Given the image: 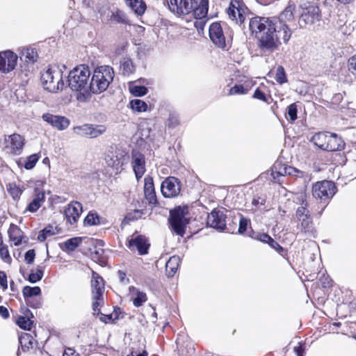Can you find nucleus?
I'll return each mask as SVG.
<instances>
[{"mask_svg":"<svg viewBox=\"0 0 356 356\" xmlns=\"http://www.w3.org/2000/svg\"><path fill=\"white\" fill-rule=\"evenodd\" d=\"M17 56L10 50L0 52V72L8 74L13 71L17 63Z\"/></svg>","mask_w":356,"mask_h":356,"instance_id":"14","label":"nucleus"},{"mask_svg":"<svg viewBox=\"0 0 356 356\" xmlns=\"http://www.w3.org/2000/svg\"><path fill=\"white\" fill-rule=\"evenodd\" d=\"M180 263L179 256L174 255L168 260L165 264V271L168 277H172L178 269Z\"/></svg>","mask_w":356,"mask_h":356,"instance_id":"30","label":"nucleus"},{"mask_svg":"<svg viewBox=\"0 0 356 356\" xmlns=\"http://www.w3.org/2000/svg\"><path fill=\"white\" fill-rule=\"evenodd\" d=\"M44 274V267L38 266L35 270H32L29 276V281L31 283H35L42 280Z\"/></svg>","mask_w":356,"mask_h":356,"instance_id":"39","label":"nucleus"},{"mask_svg":"<svg viewBox=\"0 0 356 356\" xmlns=\"http://www.w3.org/2000/svg\"><path fill=\"white\" fill-rule=\"evenodd\" d=\"M81 237H74L65 241L63 245L65 250L73 251L81 244Z\"/></svg>","mask_w":356,"mask_h":356,"instance_id":"40","label":"nucleus"},{"mask_svg":"<svg viewBox=\"0 0 356 356\" xmlns=\"http://www.w3.org/2000/svg\"><path fill=\"white\" fill-rule=\"evenodd\" d=\"M179 124V117L175 113H170L166 124L168 127L174 128Z\"/></svg>","mask_w":356,"mask_h":356,"instance_id":"55","label":"nucleus"},{"mask_svg":"<svg viewBox=\"0 0 356 356\" xmlns=\"http://www.w3.org/2000/svg\"><path fill=\"white\" fill-rule=\"evenodd\" d=\"M211 42L218 48L228 49L231 45L232 35L230 29L225 23L213 22L209 29Z\"/></svg>","mask_w":356,"mask_h":356,"instance_id":"6","label":"nucleus"},{"mask_svg":"<svg viewBox=\"0 0 356 356\" xmlns=\"http://www.w3.org/2000/svg\"><path fill=\"white\" fill-rule=\"evenodd\" d=\"M268 244L279 253L283 251V248L273 238H271Z\"/></svg>","mask_w":356,"mask_h":356,"instance_id":"63","label":"nucleus"},{"mask_svg":"<svg viewBox=\"0 0 356 356\" xmlns=\"http://www.w3.org/2000/svg\"><path fill=\"white\" fill-rule=\"evenodd\" d=\"M10 240L15 245H19L24 238L23 232L16 225L11 224L8 231Z\"/></svg>","mask_w":356,"mask_h":356,"instance_id":"27","label":"nucleus"},{"mask_svg":"<svg viewBox=\"0 0 356 356\" xmlns=\"http://www.w3.org/2000/svg\"><path fill=\"white\" fill-rule=\"evenodd\" d=\"M286 172H287V175H290V176H296V177H302L303 176L302 172L298 170V169H296L293 167L289 166V165H288V168H286Z\"/></svg>","mask_w":356,"mask_h":356,"instance_id":"58","label":"nucleus"},{"mask_svg":"<svg viewBox=\"0 0 356 356\" xmlns=\"http://www.w3.org/2000/svg\"><path fill=\"white\" fill-rule=\"evenodd\" d=\"M319 8L314 4H304L300 10L298 24L300 28H307L312 26L321 19Z\"/></svg>","mask_w":356,"mask_h":356,"instance_id":"10","label":"nucleus"},{"mask_svg":"<svg viewBox=\"0 0 356 356\" xmlns=\"http://www.w3.org/2000/svg\"><path fill=\"white\" fill-rule=\"evenodd\" d=\"M106 165L118 171L129 160V154L124 149L111 147L106 152L105 158Z\"/></svg>","mask_w":356,"mask_h":356,"instance_id":"12","label":"nucleus"},{"mask_svg":"<svg viewBox=\"0 0 356 356\" xmlns=\"http://www.w3.org/2000/svg\"><path fill=\"white\" fill-rule=\"evenodd\" d=\"M207 223L209 227L222 231L226 227L225 216L222 211L214 209L208 215Z\"/></svg>","mask_w":356,"mask_h":356,"instance_id":"18","label":"nucleus"},{"mask_svg":"<svg viewBox=\"0 0 356 356\" xmlns=\"http://www.w3.org/2000/svg\"><path fill=\"white\" fill-rule=\"evenodd\" d=\"M35 257L34 250H29L25 254V261L28 264H31L34 261V259Z\"/></svg>","mask_w":356,"mask_h":356,"instance_id":"60","label":"nucleus"},{"mask_svg":"<svg viewBox=\"0 0 356 356\" xmlns=\"http://www.w3.org/2000/svg\"><path fill=\"white\" fill-rule=\"evenodd\" d=\"M109 20L118 24H126L127 22L124 13L120 10L112 11L111 15H109Z\"/></svg>","mask_w":356,"mask_h":356,"instance_id":"37","label":"nucleus"},{"mask_svg":"<svg viewBox=\"0 0 356 356\" xmlns=\"http://www.w3.org/2000/svg\"><path fill=\"white\" fill-rule=\"evenodd\" d=\"M91 292L92 309L94 312L99 314L104 305V282L103 278L95 271L92 274Z\"/></svg>","mask_w":356,"mask_h":356,"instance_id":"9","label":"nucleus"},{"mask_svg":"<svg viewBox=\"0 0 356 356\" xmlns=\"http://www.w3.org/2000/svg\"><path fill=\"white\" fill-rule=\"evenodd\" d=\"M234 79L236 83L242 85L243 87L248 86V90H250L254 85L252 81L249 77L242 74H236Z\"/></svg>","mask_w":356,"mask_h":356,"instance_id":"43","label":"nucleus"},{"mask_svg":"<svg viewBox=\"0 0 356 356\" xmlns=\"http://www.w3.org/2000/svg\"><path fill=\"white\" fill-rule=\"evenodd\" d=\"M246 10L247 8L242 1L240 0H233L227 8V13L232 21H235L237 24H241L245 21Z\"/></svg>","mask_w":356,"mask_h":356,"instance_id":"13","label":"nucleus"},{"mask_svg":"<svg viewBox=\"0 0 356 356\" xmlns=\"http://www.w3.org/2000/svg\"><path fill=\"white\" fill-rule=\"evenodd\" d=\"M106 131V127L104 125H92L89 124L88 138H97L103 134Z\"/></svg>","mask_w":356,"mask_h":356,"instance_id":"38","label":"nucleus"},{"mask_svg":"<svg viewBox=\"0 0 356 356\" xmlns=\"http://www.w3.org/2000/svg\"><path fill=\"white\" fill-rule=\"evenodd\" d=\"M248 86H245L243 87L242 85H239L235 82L234 85L231 87L229 90L228 95H244L248 93Z\"/></svg>","mask_w":356,"mask_h":356,"instance_id":"41","label":"nucleus"},{"mask_svg":"<svg viewBox=\"0 0 356 356\" xmlns=\"http://www.w3.org/2000/svg\"><path fill=\"white\" fill-rule=\"evenodd\" d=\"M275 79L277 83L282 84L286 82V76L284 69L282 66H278L276 70Z\"/></svg>","mask_w":356,"mask_h":356,"instance_id":"52","label":"nucleus"},{"mask_svg":"<svg viewBox=\"0 0 356 356\" xmlns=\"http://www.w3.org/2000/svg\"><path fill=\"white\" fill-rule=\"evenodd\" d=\"M88 128H89V124H83L81 126L74 127L73 128V130H74V132L78 136L88 137Z\"/></svg>","mask_w":356,"mask_h":356,"instance_id":"53","label":"nucleus"},{"mask_svg":"<svg viewBox=\"0 0 356 356\" xmlns=\"http://www.w3.org/2000/svg\"><path fill=\"white\" fill-rule=\"evenodd\" d=\"M255 238L261 242L268 243L272 238L266 233H259Z\"/></svg>","mask_w":356,"mask_h":356,"instance_id":"61","label":"nucleus"},{"mask_svg":"<svg viewBox=\"0 0 356 356\" xmlns=\"http://www.w3.org/2000/svg\"><path fill=\"white\" fill-rule=\"evenodd\" d=\"M0 286L6 290L8 288L7 276L3 271L0 270Z\"/></svg>","mask_w":356,"mask_h":356,"instance_id":"62","label":"nucleus"},{"mask_svg":"<svg viewBox=\"0 0 356 356\" xmlns=\"http://www.w3.org/2000/svg\"><path fill=\"white\" fill-rule=\"evenodd\" d=\"M66 220L71 225L75 224L82 213V205L79 202H72L65 209Z\"/></svg>","mask_w":356,"mask_h":356,"instance_id":"19","label":"nucleus"},{"mask_svg":"<svg viewBox=\"0 0 356 356\" xmlns=\"http://www.w3.org/2000/svg\"><path fill=\"white\" fill-rule=\"evenodd\" d=\"M10 152L14 154H20L24 145V138L19 134H14L9 136Z\"/></svg>","mask_w":356,"mask_h":356,"instance_id":"24","label":"nucleus"},{"mask_svg":"<svg viewBox=\"0 0 356 356\" xmlns=\"http://www.w3.org/2000/svg\"><path fill=\"white\" fill-rule=\"evenodd\" d=\"M286 168H288V165L285 164L275 163L273 166L272 172L273 177L275 179L277 175H287Z\"/></svg>","mask_w":356,"mask_h":356,"instance_id":"44","label":"nucleus"},{"mask_svg":"<svg viewBox=\"0 0 356 356\" xmlns=\"http://www.w3.org/2000/svg\"><path fill=\"white\" fill-rule=\"evenodd\" d=\"M302 205L299 207L296 212V222L297 228L302 232L314 236L316 231L313 227L312 220L309 210L307 209V203L305 200V195H300Z\"/></svg>","mask_w":356,"mask_h":356,"instance_id":"7","label":"nucleus"},{"mask_svg":"<svg viewBox=\"0 0 356 356\" xmlns=\"http://www.w3.org/2000/svg\"><path fill=\"white\" fill-rule=\"evenodd\" d=\"M327 135H329V132L316 133L312 137L311 142H312L318 148L325 150L327 140L329 139Z\"/></svg>","mask_w":356,"mask_h":356,"instance_id":"31","label":"nucleus"},{"mask_svg":"<svg viewBox=\"0 0 356 356\" xmlns=\"http://www.w3.org/2000/svg\"><path fill=\"white\" fill-rule=\"evenodd\" d=\"M23 296L26 298V302L30 305L31 307L37 308L40 305V301H36L35 303H31V299L33 296H39L41 293V289L39 286H24L22 290Z\"/></svg>","mask_w":356,"mask_h":356,"instance_id":"26","label":"nucleus"},{"mask_svg":"<svg viewBox=\"0 0 356 356\" xmlns=\"http://www.w3.org/2000/svg\"><path fill=\"white\" fill-rule=\"evenodd\" d=\"M34 341L33 337L29 333H23L19 337V343L24 350L33 347Z\"/></svg>","mask_w":356,"mask_h":356,"instance_id":"34","label":"nucleus"},{"mask_svg":"<svg viewBox=\"0 0 356 356\" xmlns=\"http://www.w3.org/2000/svg\"><path fill=\"white\" fill-rule=\"evenodd\" d=\"M144 194L149 204L156 203V196L152 177L147 176L144 179Z\"/></svg>","mask_w":356,"mask_h":356,"instance_id":"23","label":"nucleus"},{"mask_svg":"<svg viewBox=\"0 0 356 356\" xmlns=\"http://www.w3.org/2000/svg\"><path fill=\"white\" fill-rule=\"evenodd\" d=\"M130 92L136 97H142L145 95L148 90L146 87L143 86H133L130 87Z\"/></svg>","mask_w":356,"mask_h":356,"instance_id":"48","label":"nucleus"},{"mask_svg":"<svg viewBox=\"0 0 356 356\" xmlns=\"http://www.w3.org/2000/svg\"><path fill=\"white\" fill-rule=\"evenodd\" d=\"M39 156L37 154L30 155L26 158L24 163V168L26 170H31L34 168L37 162L38 161Z\"/></svg>","mask_w":356,"mask_h":356,"instance_id":"49","label":"nucleus"},{"mask_svg":"<svg viewBox=\"0 0 356 356\" xmlns=\"http://www.w3.org/2000/svg\"><path fill=\"white\" fill-rule=\"evenodd\" d=\"M63 68L65 69V67L49 65L41 73L40 80L44 90L50 92H57L65 88Z\"/></svg>","mask_w":356,"mask_h":356,"instance_id":"3","label":"nucleus"},{"mask_svg":"<svg viewBox=\"0 0 356 356\" xmlns=\"http://www.w3.org/2000/svg\"><path fill=\"white\" fill-rule=\"evenodd\" d=\"M57 233L56 227L52 225H48L41 230L38 235V239L40 241H45L48 237L55 235Z\"/></svg>","mask_w":356,"mask_h":356,"instance_id":"36","label":"nucleus"},{"mask_svg":"<svg viewBox=\"0 0 356 356\" xmlns=\"http://www.w3.org/2000/svg\"><path fill=\"white\" fill-rule=\"evenodd\" d=\"M129 291L131 296L133 304L135 307H139L147 300L146 293L143 291H140L138 289L134 286H130Z\"/></svg>","mask_w":356,"mask_h":356,"instance_id":"28","label":"nucleus"},{"mask_svg":"<svg viewBox=\"0 0 356 356\" xmlns=\"http://www.w3.org/2000/svg\"><path fill=\"white\" fill-rule=\"evenodd\" d=\"M131 165L137 180L140 179L145 172V156L138 152L133 151L131 155Z\"/></svg>","mask_w":356,"mask_h":356,"instance_id":"17","label":"nucleus"},{"mask_svg":"<svg viewBox=\"0 0 356 356\" xmlns=\"http://www.w3.org/2000/svg\"><path fill=\"white\" fill-rule=\"evenodd\" d=\"M22 56L25 57L26 61L33 63L37 57V52L32 48H24L22 51Z\"/></svg>","mask_w":356,"mask_h":356,"instance_id":"45","label":"nucleus"},{"mask_svg":"<svg viewBox=\"0 0 356 356\" xmlns=\"http://www.w3.org/2000/svg\"><path fill=\"white\" fill-rule=\"evenodd\" d=\"M126 4L138 15H142L145 10V3L142 0H124Z\"/></svg>","mask_w":356,"mask_h":356,"instance_id":"33","label":"nucleus"},{"mask_svg":"<svg viewBox=\"0 0 356 356\" xmlns=\"http://www.w3.org/2000/svg\"><path fill=\"white\" fill-rule=\"evenodd\" d=\"M171 12L177 15L193 13L197 19L205 17L208 13L209 0H166Z\"/></svg>","mask_w":356,"mask_h":356,"instance_id":"2","label":"nucleus"},{"mask_svg":"<svg viewBox=\"0 0 356 356\" xmlns=\"http://www.w3.org/2000/svg\"><path fill=\"white\" fill-rule=\"evenodd\" d=\"M126 4L138 15H142L145 10V3L142 0H124Z\"/></svg>","mask_w":356,"mask_h":356,"instance_id":"32","label":"nucleus"},{"mask_svg":"<svg viewBox=\"0 0 356 356\" xmlns=\"http://www.w3.org/2000/svg\"><path fill=\"white\" fill-rule=\"evenodd\" d=\"M120 70L125 76H129L134 73L135 71V66L134 65L132 60L127 58H123L120 64Z\"/></svg>","mask_w":356,"mask_h":356,"instance_id":"35","label":"nucleus"},{"mask_svg":"<svg viewBox=\"0 0 356 356\" xmlns=\"http://www.w3.org/2000/svg\"><path fill=\"white\" fill-rule=\"evenodd\" d=\"M114 77L113 69L109 65H101L96 67L90 81V92L99 94L105 91Z\"/></svg>","mask_w":356,"mask_h":356,"instance_id":"4","label":"nucleus"},{"mask_svg":"<svg viewBox=\"0 0 356 356\" xmlns=\"http://www.w3.org/2000/svg\"><path fill=\"white\" fill-rule=\"evenodd\" d=\"M131 108L138 112H145L147 110V104L140 99H133L130 102Z\"/></svg>","mask_w":356,"mask_h":356,"instance_id":"42","label":"nucleus"},{"mask_svg":"<svg viewBox=\"0 0 356 356\" xmlns=\"http://www.w3.org/2000/svg\"><path fill=\"white\" fill-rule=\"evenodd\" d=\"M188 209L187 207H177L170 211L169 222L171 229L177 235L183 236L185 234L187 224L189 222L187 214Z\"/></svg>","mask_w":356,"mask_h":356,"instance_id":"8","label":"nucleus"},{"mask_svg":"<svg viewBox=\"0 0 356 356\" xmlns=\"http://www.w3.org/2000/svg\"><path fill=\"white\" fill-rule=\"evenodd\" d=\"M297 106L295 103L287 107V115L291 121H295L297 119Z\"/></svg>","mask_w":356,"mask_h":356,"instance_id":"54","label":"nucleus"},{"mask_svg":"<svg viewBox=\"0 0 356 356\" xmlns=\"http://www.w3.org/2000/svg\"><path fill=\"white\" fill-rule=\"evenodd\" d=\"M8 191L13 199H19L22 193V190L15 184H9L8 185Z\"/></svg>","mask_w":356,"mask_h":356,"instance_id":"47","label":"nucleus"},{"mask_svg":"<svg viewBox=\"0 0 356 356\" xmlns=\"http://www.w3.org/2000/svg\"><path fill=\"white\" fill-rule=\"evenodd\" d=\"M161 191L165 197H176L181 191L180 182L174 177H168L162 182Z\"/></svg>","mask_w":356,"mask_h":356,"instance_id":"15","label":"nucleus"},{"mask_svg":"<svg viewBox=\"0 0 356 356\" xmlns=\"http://www.w3.org/2000/svg\"><path fill=\"white\" fill-rule=\"evenodd\" d=\"M42 118L44 121L58 130H64L70 125V120L64 116L44 113Z\"/></svg>","mask_w":356,"mask_h":356,"instance_id":"20","label":"nucleus"},{"mask_svg":"<svg viewBox=\"0 0 356 356\" xmlns=\"http://www.w3.org/2000/svg\"><path fill=\"white\" fill-rule=\"evenodd\" d=\"M349 71L356 75V54L348 60Z\"/></svg>","mask_w":356,"mask_h":356,"instance_id":"59","label":"nucleus"},{"mask_svg":"<svg viewBox=\"0 0 356 356\" xmlns=\"http://www.w3.org/2000/svg\"><path fill=\"white\" fill-rule=\"evenodd\" d=\"M252 97L254 98V99H259V100H261L264 102H266V103H268V99L266 96V94L264 93V92H263L260 88H257L254 93H253V95H252Z\"/></svg>","mask_w":356,"mask_h":356,"instance_id":"56","label":"nucleus"},{"mask_svg":"<svg viewBox=\"0 0 356 356\" xmlns=\"http://www.w3.org/2000/svg\"><path fill=\"white\" fill-rule=\"evenodd\" d=\"M293 350L297 356H304L305 348L301 343L293 348Z\"/></svg>","mask_w":356,"mask_h":356,"instance_id":"64","label":"nucleus"},{"mask_svg":"<svg viewBox=\"0 0 356 356\" xmlns=\"http://www.w3.org/2000/svg\"><path fill=\"white\" fill-rule=\"evenodd\" d=\"M249 220L244 217H241L239 221V227H238V233L243 234L246 230L248 225L249 224Z\"/></svg>","mask_w":356,"mask_h":356,"instance_id":"57","label":"nucleus"},{"mask_svg":"<svg viewBox=\"0 0 356 356\" xmlns=\"http://www.w3.org/2000/svg\"><path fill=\"white\" fill-rule=\"evenodd\" d=\"M44 193L42 191L36 188L35 190L33 199L29 204L26 210L31 213L37 211L44 202Z\"/></svg>","mask_w":356,"mask_h":356,"instance_id":"25","label":"nucleus"},{"mask_svg":"<svg viewBox=\"0 0 356 356\" xmlns=\"http://www.w3.org/2000/svg\"><path fill=\"white\" fill-rule=\"evenodd\" d=\"M144 213L145 212L143 209H134L126 215L124 220L127 222L136 220L140 218Z\"/></svg>","mask_w":356,"mask_h":356,"instance_id":"46","label":"nucleus"},{"mask_svg":"<svg viewBox=\"0 0 356 356\" xmlns=\"http://www.w3.org/2000/svg\"><path fill=\"white\" fill-rule=\"evenodd\" d=\"M22 310L24 316H19L16 320V323L20 328L30 330L33 325V321L29 318L30 310L27 308L22 309Z\"/></svg>","mask_w":356,"mask_h":356,"instance_id":"29","label":"nucleus"},{"mask_svg":"<svg viewBox=\"0 0 356 356\" xmlns=\"http://www.w3.org/2000/svg\"><path fill=\"white\" fill-rule=\"evenodd\" d=\"M149 244L145 236H132L129 241V248L131 251L137 250L140 255L145 254L148 252Z\"/></svg>","mask_w":356,"mask_h":356,"instance_id":"16","label":"nucleus"},{"mask_svg":"<svg viewBox=\"0 0 356 356\" xmlns=\"http://www.w3.org/2000/svg\"><path fill=\"white\" fill-rule=\"evenodd\" d=\"M99 223V218L97 213H89L84 219V224L87 225H96Z\"/></svg>","mask_w":356,"mask_h":356,"instance_id":"50","label":"nucleus"},{"mask_svg":"<svg viewBox=\"0 0 356 356\" xmlns=\"http://www.w3.org/2000/svg\"><path fill=\"white\" fill-rule=\"evenodd\" d=\"M0 257L5 263L10 264L12 262V258L7 245H2L0 246Z\"/></svg>","mask_w":356,"mask_h":356,"instance_id":"51","label":"nucleus"},{"mask_svg":"<svg viewBox=\"0 0 356 356\" xmlns=\"http://www.w3.org/2000/svg\"><path fill=\"white\" fill-rule=\"evenodd\" d=\"M312 195L323 202H328L337 191V186L332 181H316L312 186Z\"/></svg>","mask_w":356,"mask_h":356,"instance_id":"11","label":"nucleus"},{"mask_svg":"<svg viewBox=\"0 0 356 356\" xmlns=\"http://www.w3.org/2000/svg\"><path fill=\"white\" fill-rule=\"evenodd\" d=\"M91 72L86 65H80L70 71L68 75V86L75 91L90 92V77Z\"/></svg>","mask_w":356,"mask_h":356,"instance_id":"5","label":"nucleus"},{"mask_svg":"<svg viewBox=\"0 0 356 356\" xmlns=\"http://www.w3.org/2000/svg\"><path fill=\"white\" fill-rule=\"evenodd\" d=\"M295 10V6L292 5H289L287 6L279 15L278 17H273L274 19H277L278 23L284 27L286 28V31L289 32H292L289 28V25L288 24L290 22H293L294 16L293 11Z\"/></svg>","mask_w":356,"mask_h":356,"instance_id":"21","label":"nucleus"},{"mask_svg":"<svg viewBox=\"0 0 356 356\" xmlns=\"http://www.w3.org/2000/svg\"><path fill=\"white\" fill-rule=\"evenodd\" d=\"M249 28L258 39V47L264 54H270L277 51L281 44H286L292 32L280 25L273 17H254L249 22Z\"/></svg>","mask_w":356,"mask_h":356,"instance_id":"1","label":"nucleus"},{"mask_svg":"<svg viewBox=\"0 0 356 356\" xmlns=\"http://www.w3.org/2000/svg\"><path fill=\"white\" fill-rule=\"evenodd\" d=\"M327 136L329 139L327 140L325 151L335 152L343 149L345 143L341 137H339L336 134L330 132Z\"/></svg>","mask_w":356,"mask_h":356,"instance_id":"22","label":"nucleus"}]
</instances>
